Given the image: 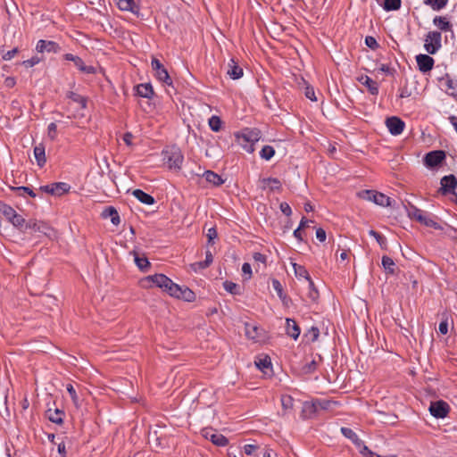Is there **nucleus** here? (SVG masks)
Returning a JSON list of instances; mask_svg holds the SVG:
<instances>
[{"instance_id":"obj_1","label":"nucleus","mask_w":457,"mask_h":457,"mask_svg":"<svg viewBox=\"0 0 457 457\" xmlns=\"http://www.w3.org/2000/svg\"><path fill=\"white\" fill-rule=\"evenodd\" d=\"M140 283L144 288H150L155 286L168 293L170 296L187 302H193L195 299V294L190 288L174 283L164 274L147 276Z\"/></svg>"},{"instance_id":"obj_2","label":"nucleus","mask_w":457,"mask_h":457,"mask_svg":"<svg viewBox=\"0 0 457 457\" xmlns=\"http://www.w3.org/2000/svg\"><path fill=\"white\" fill-rule=\"evenodd\" d=\"M164 164L171 170L179 171L182 168L184 156L177 146H170L162 151Z\"/></svg>"},{"instance_id":"obj_3","label":"nucleus","mask_w":457,"mask_h":457,"mask_svg":"<svg viewBox=\"0 0 457 457\" xmlns=\"http://www.w3.org/2000/svg\"><path fill=\"white\" fill-rule=\"evenodd\" d=\"M261 138V132L258 129H245L237 136V139L242 147L248 153L254 151L253 144Z\"/></svg>"},{"instance_id":"obj_4","label":"nucleus","mask_w":457,"mask_h":457,"mask_svg":"<svg viewBox=\"0 0 457 457\" xmlns=\"http://www.w3.org/2000/svg\"><path fill=\"white\" fill-rule=\"evenodd\" d=\"M359 198L372 202L379 206L387 207L391 205V199L387 195L375 190H362L357 193Z\"/></svg>"},{"instance_id":"obj_5","label":"nucleus","mask_w":457,"mask_h":457,"mask_svg":"<svg viewBox=\"0 0 457 457\" xmlns=\"http://www.w3.org/2000/svg\"><path fill=\"white\" fill-rule=\"evenodd\" d=\"M442 35L438 31H429L424 39V48L430 54H435L442 46Z\"/></svg>"},{"instance_id":"obj_6","label":"nucleus","mask_w":457,"mask_h":457,"mask_svg":"<svg viewBox=\"0 0 457 457\" xmlns=\"http://www.w3.org/2000/svg\"><path fill=\"white\" fill-rule=\"evenodd\" d=\"M26 229L43 234L47 237H52L54 234L53 228L46 222L37 220H29L26 223Z\"/></svg>"},{"instance_id":"obj_7","label":"nucleus","mask_w":457,"mask_h":457,"mask_svg":"<svg viewBox=\"0 0 457 457\" xmlns=\"http://www.w3.org/2000/svg\"><path fill=\"white\" fill-rule=\"evenodd\" d=\"M408 215L411 219H413L417 221H419L420 223L421 224H424L428 227H435L436 226V222L429 217V215L414 207V206H411L409 211H408Z\"/></svg>"},{"instance_id":"obj_8","label":"nucleus","mask_w":457,"mask_h":457,"mask_svg":"<svg viewBox=\"0 0 457 457\" xmlns=\"http://www.w3.org/2000/svg\"><path fill=\"white\" fill-rule=\"evenodd\" d=\"M450 411L449 404L445 401L432 402L429 406V412L436 419H444Z\"/></svg>"},{"instance_id":"obj_9","label":"nucleus","mask_w":457,"mask_h":457,"mask_svg":"<svg viewBox=\"0 0 457 457\" xmlns=\"http://www.w3.org/2000/svg\"><path fill=\"white\" fill-rule=\"evenodd\" d=\"M386 125L389 132L394 136L402 134L405 128V123L396 116L387 118L386 120Z\"/></svg>"},{"instance_id":"obj_10","label":"nucleus","mask_w":457,"mask_h":457,"mask_svg":"<svg viewBox=\"0 0 457 457\" xmlns=\"http://www.w3.org/2000/svg\"><path fill=\"white\" fill-rule=\"evenodd\" d=\"M152 68L155 71V76L157 79L167 85H171V79L169 76L167 70L163 67V65L160 62L158 59L154 58L152 60Z\"/></svg>"},{"instance_id":"obj_11","label":"nucleus","mask_w":457,"mask_h":457,"mask_svg":"<svg viewBox=\"0 0 457 457\" xmlns=\"http://www.w3.org/2000/svg\"><path fill=\"white\" fill-rule=\"evenodd\" d=\"M245 336L248 339L260 342L263 338V330L253 323H245Z\"/></svg>"},{"instance_id":"obj_12","label":"nucleus","mask_w":457,"mask_h":457,"mask_svg":"<svg viewBox=\"0 0 457 457\" xmlns=\"http://www.w3.org/2000/svg\"><path fill=\"white\" fill-rule=\"evenodd\" d=\"M445 158V152L433 151L426 154L424 162L428 167H436L439 165Z\"/></svg>"},{"instance_id":"obj_13","label":"nucleus","mask_w":457,"mask_h":457,"mask_svg":"<svg viewBox=\"0 0 457 457\" xmlns=\"http://www.w3.org/2000/svg\"><path fill=\"white\" fill-rule=\"evenodd\" d=\"M416 62H417L419 70L424 73L430 71L433 69L434 62H435L434 59L432 57H430L428 54H418L416 56Z\"/></svg>"},{"instance_id":"obj_14","label":"nucleus","mask_w":457,"mask_h":457,"mask_svg":"<svg viewBox=\"0 0 457 457\" xmlns=\"http://www.w3.org/2000/svg\"><path fill=\"white\" fill-rule=\"evenodd\" d=\"M457 186V179L453 175L445 176L441 179L440 191L443 195L451 193Z\"/></svg>"},{"instance_id":"obj_15","label":"nucleus","mask_w":457,"mask_h":457,"mask_svg":"<svg viewBox=\"0 0 457 457\" xmlns=\"http://www.w3.org/2000/svg\"><path fill=\"white\" fill-rule=\"evenodd\" d=\"M203 436L210 439L214 445L218 446H225L228 445V439L221 434L215 433L212 430L205 429L203 431Z\"/></svg>"},{"instance_id":"obj_16","label":"nucleus","mask_w":457,"mask_h":457,"mask_svg":"<svg viewBox=\"0 0 457 457\" xmlns=\"http://www.w3.org/2000/svg\"><path fill=\"white\" fill-rule=\"evenodd\" d=\"M262 189L269 188L270 191H280L281 183L275 178H264L259 180Z\"/></svg>"},{"instance_id":"obj_17","label":"nucleus","mask_w":457,"mask_h":457,"mask_svg":"<svg viewBox=\"0 0 457 457\" xmlns=\"http://www.w3.org/2000/svg\"><path fill=\"white\" fill-rule=\"evenodd\" d=\"M255 365L265 375H270L271 373V361L270 358L268 355L259 356L255 360Z\"/></svg>"},{"instance_id":"obj_18","label":"nucleus","mask_w":457,"mask_h":457,"mask_svg":"<svg viewBox=\"0 0 457 457\" xmlns=\"http://www.w3.org/2000/svg\"><path fill=\"white\" fill-rule=\"evenodd\" d=\"M43 189L52 195H62L69 191L70 187L63 182L54 183L51 185H47L43 187Z\"/></svg>"},{"instance_id":"obj_19","label":"nucleus","mask_w":457,"mask_h":457,"mask_svg":"<svg viewBox=\"0 0 457 457\" xmlns=\"http://www.w3.org/2000/svg\"><path fill=\"white\" fill-rule=\"evenodd\" d=\"M36 49L38 53H44V52L56 53L59 50V46L54 41L39 40L36 46Z\"/></svg>"},{"instance_id":"obj_20","label":"nucleus","mask_w":457,"mask_h":457,"mask_svg":"<svg viewBox=\"0 0 457 457\" xmlns=\"http://www.w3.org/2000/svg\"><path fill=\"white\" fill-rule=\"evenodd\" d=\"M286 332L287 336L296 340L301 332L299 326L297 325L295 320L289 318L286 320Z\"/></svg>"},{"instance_id":"obj_21","label":"nucleus","mask_w":457,"mask_h":457,"mask_svg":"<svg viewBox=\"0 0 457 457\" xmlns=\"http://www.w3.org/2000/svg\"><path fill=\"white\" fill-rule=\"evenodd\" d=\"M358 81L361 83L362 85L366 86L368 90L371 95H378V83L371 79L369 76L362 75L358 78Z\"/></svg>"},{"instance_id":"obj_22","label":"nucleus","mask_w":457,"mask_h":457,"mask_svg":"<svg viewBox=\"0 0 457 457\" xmlns=\"http://www.w3.org/2000/svg\"><path fill=\"white\" fill-rule=\"evenodd\" d=\"M34 156L39 167H43L46 162V149L43 144H38L34 147Z\"/></svg>"},{"instance_id":"obj_23","label":"nucleus","mask_w":457,"mask_h":457,"mask_svg":"<svg viewBox=\"0 0 457 457\" xmlns=\"http://www.w3.org/2000/svg\"><path fill=\"white\" fill-rule=\"evenodd\" d=\"M119 9L137 13L139 11L138 5L135 0H116Z\"/></svg>"},{"instance_id":"obj_24","label":"nucleus","mask_w":457,"mask_h":457,"mask_svg":"<svg viewBox=\"0 0 457 457\" xmlns=\"http://www.w3.org/2000/svg\"><path fill=\"white\" fill-rule=\"evenodd\" d=\"M227 73L231 79H237L243 76V69L237 64L234 59H230Z\"/></svg>"},{"instance_id":"obj_25","label":"nucleus","mask_w":457,"mask_h":457,"mask_svg":"<svg viewBox=\"0 0 457 457\" xmlns=\"http://www.w3.org/2000/svg\"><path fill=\"white\" fill-rule=\"evenodd\" d=\"M102 217L104 219L110 218L112 223L115 226L119 225L120 222V219L118 214V212L112 206H109V207L105 208L102 212Z\"/></svg>"},{"instance_id":"obj_26","label":"nucleus","mask_w":457,"mask_h":457,"mask_svg":"<svg viewBox=\"0 0 457 457\" xmlns=\"http://www.w3.org/2000/svg\"><path fill=\"white\" fill-rule=\"evenodd\" d=\"M137 94L145 98H151L154 95L153 87L149 83L139 84L136 87Z\"/></svg>"},{"instance_id":"obj_27","label":"nucleus","mask_w":457,"mask_h":457,"mask_svg":"<svg viewBox=\"0 0 457 457\" xmlns=\"http://www.w3.org/2000/svg\"><path fill=\"white\" fill-rule=\"evenodd\" d=\"M132 195L141 203L151 205L154 203V199L152 195L145 193L141 189H135Z\"/></svg>"},{"instance_id":"obj_28","label":"nucleus","mask_w":457,"mask_h":457,"mask_svg":"<svg viewBox=\"0 0 457 457\" xmlns=\"http://www.w3.org/2000/svg\"><path fill=\"white\" fill-rule=\"evenodd\" d=\"M203 176L207 182L213 186L218 187L224 183L220 176L212 170L205 171Z\"/></svg>"},{"instance_id":"obj_29","label":"nucleus","mask_w":457,"mask_h":457,"mask_svg":"<svg viewBox=\"0 0 457 457\" xmlns=\"http://www.w3.org/2000/svg\"><path fill=\"white\" fill-rule=\"evenodd\" d=\"M293 268L295 270V274L297 278H303L306 279V281L308 282V285L310 287L313 286V282L311 280L309 273L304 267L298 265L296 263H293Z\"/></svg>"},{"instance_id":"obj_30","label":"nucleus","mask_w":457,"mask_h":457,"mask_svg":"<svg viewBox=\"0 0 457 457\" xmlns=\"http://www.w3.org/2000/svg\"><path fill=\"white\" fill-rule=\"evenodd\" d=\"M302 411L305 418H312L318 411L315 401L305 402L303 405Z\"/></svg>"},{"instance_id":"obj_31","label":"nucleus","mask_w":457,"mask_h":457,"mask_svg":"<svg viewBox=\"0 0 457 457\" xmlns=\"http://www.w3.org/2000/svg\"><path fill=\"white\" fill-rule=\"evenodd\" d=\"M74 65L83 73L85 74H94L96 73V68L91 65H86L83 60L78 56L75 59Z\"/></svg>"},{"instance_id":"obj_32","label":"nucleus","mask_w":457,"mask_h":457,"mask_svg":"<svg viewBox=\"0 0 457 457\" xmlns=\"http://www.w3.org/2000/svg\"><path fill=\"white\" fill-rule=\"evenodd\" d=\"M433 23L442 31H449L451 24L445 17L436 16L433 20Z\"/></svg>"},{"instance_id":"obj_33","label":"nucleus","mask_w":457,"mask_h":457,"mask_svg":"<svg viewBox=\"0 0 457 457\" xmlns=\"http://www.w3.org/2000/svg\"><path fill=\"white\" fill-rule=\"evenodd\" d=\"M213 261L212 254L211 251H206L205 253V260L204 262H198L194 264H192V268L195 270H197L198 269H205L207 268Z\"/></svg>"},{"instance_id":"obj_34","label":"nucleus","mask_w":457,"mask_h":457,"mask_svg":"<svg viewBox=\"0 0 457 457\" xmlns=\"http://www.w3.org/2000/svg\"><path fill=\"white\" fill-rule=\"evenodd\" d=\"M423 3L434 11H440L446 6L448 0H423Z\"/></svg>"},{"instance_id":"obj_35","label":"nucleus","mask_w":457,"mask_h":457,"mask_svg":"<svg viewBox=\"0 0 457 457\" xmlns=\"http://www.w3.org/2000/svg\"><path fill=\"white\" fill-rule=\"evenodd\" d=\"M66 389L72 400V403L74 404V406L77 408V409H79L80 406H81V401L75 390V388L73 387V386L71 384H68L67 386H66Z\"/></svg>"},{"instance_id":"obj_36","label":"nucleus","mask_w":457,"mask_h":457,"mask_svg":"<svg viewBox=\"0 0 457 457\" xmlns=\"http://www.w3.org/2000/svg\"><path fill=\"white\" fill-rule=\"evenodd\" d=\"M0 212L10 221L16 213V211L10 205L0 202Z\"/></svg>"},{"instance_id":"obj_37","label":"nucleus","mask_w":457,"mask_h":457,"mask_svg":"<svg viewBox=\"0 0 457 457\" xmlns=\"http://www.w3.org/2000/svg\"><path fill=\"white\" fill-rule=\"evenodd\" d=\"M223 287L227 292H228L232 295H240L241 294L240 286L234 282L225 281L223 283Z\"/></svg>"},{"instance_id":"obj_38","label":"nucleus","mask_w":457,"mask_h":457,"mask_svg":"<svg viewBox=\"0 0 457 457\" xmlns=\"http://www.w3.org/2000/svg\"><path fill=\"white\" fill-rule=\"evenodd\" d=\"M395 262L392 258L388 256H383L382 257V266L385 269V270L389 274L395 273Z\"/></svg>"},{"instance_id":"obj_39","label":"nucleus","mask_w":457,"mask_h":457,"mask_svg":"<svg viewBox=\"0 0 457 457\" xmlns=\"http://www.w3.org/2000/svg\"><path fill=\"white\" fill-rule=\"evenodd\" d=\"M274 154H275V150L270 145L263 146L260 152L261 157L266 161L270 160L274 156Z\"/></svg>"},{"instance_id":"obj_40","label":"nucleus","mask_w":457,"mask_h":457,"mask_svg":"<svg viewBox=\"0 0 457 457\" xmlns=\"http://www.w3.org/2000/svg\"><path fill=\"white\" fill-rule=\"evenodd\" d=\"M48 412H49L48 418L52 422L57 423V424H61L62 422V416H63L62 411L56 409L54 411L49 410Z\"/></svg>"},{"instance_id":"obj_41","label":"nucleus","mask_w":457,"mask_h":457,"mask_svg":"<svg viewBox=\"0 0 457 457\" xmlns=\"http://www.w3.org/2000/svg\"><path fill=\"white\" fill-rule=\"evenodd\" d=\"M10 222L15 227V228H18L20 229H21L23 227L26 228V220L25 219L18 214L17 212L14 214V216L12 218V220H10Z\"/></svg>"},{"instance_id":"obj_42","label":"nucleus","mask_w":457,"mask_h":457,"mask_svg":"<svg viewBox=\"0 0 457 457\" xmlns=\"http://www.w3.org/2000/svg\"><path fill=\"white\" fill-rule=\"evenodd\" d=\"M401 6V0H385L383 7L386 11L398 10Z\"/></svg>"},{"instance_id":"obj_43","label":"nucleus","mask_w":457,"mask_h":457,"mask_svg":"<svg viewBox=\"0 0 457 457\" xmlns=\"http://www.w3.org/2000/svg\"><path fill=\"white\" fill-rule=\"evenodd\" d=\"M281 405L285 411H290L294 407V399L290 395H282Z\"/></svg>"},{"instance_id":"obj_44","label":"nucleus","mask_w":457,"mask_h":457,"mask_svg":"<svg viewBox=\"0 0 457 457\" xmlns=\"http://www.w3.org/2000/svg\"><path fill=\"white\" fill-rule=\"evenodd\" d=\"M135 255V262L137 266L141 270H146V269L150 266V262L145 257H139L137 254L134 253Z\"/></svg>"},{"instance_id":"obj_45","label":"nucleus","mask_w":457,"mask_h":457,"mask_svg":"<svg viewBox=\"0 0 457 457\" xmlns=\"http://www.w3.org/2000/svg\"><path fill=\"white\" fill-rule=\"evenodd\" d=\"M221 120L220 117L213 115L209 119V126L212 130L218 132L221 128Z\"/></svg>"},{"instance_id":"obj_46","label":"nucleus","mask_w":457,"mask_h":457,"mask_svg":"<svg viewBox=\"0 0 457 457\" xmlns=\"http://www.w3.org/2000/svg\"><path fill=\"white\" fill-rule=\"evenodd\" d=\"M315 401V403H316V406L318 408V411L320 410H328L331 405L334 403L328 400H320V399H316L314 400Z\"/></svg>"},{"instance_id":"obj_47","label":"nucleus","mask_w":457,"mask_h":457,"mask_svg":"<svg viewBox=\"0 0 457 457\" xmlns=\"http://www.w3.org/2000/svg\"><path fill=\"white\" fill-rule=\"evenodd\" d=\"M47 135L51 140H54L56 138L57 126L55 123L52 122L48 125Z\"/></svg>"},{"instance_id":"obj_48","label":"nucleus","mask_w":457,"mask_h":457,"mask_svg":"<svg viewBox=\"0 0 457 457\" xmlns=\"http://www.w3.org/2000/svg\"><path fill=\"white\" fill-rule=\"evenodd\" d=\"M304 95L305 96L310 99L311 101H317V98H316V96H315V92H314V89L313 87H312L311 86L307 85L305 87V89H304Z\"/></svg>"},{"instance_id":"obj_49","label":"nucleus","mask_w":457,"mask_h":457,"mask_svg":"<svg viewBox=\"0 0 457 457\" xmlns=\"http://www.w3.org/2000/svg\"><path fill=\"white\" fill-rule=\"evenodd\" d=\"M319 335H320V331H319L318 328H316V327H312V328L308 330V332H307V334H306V336H307V337H310V339H311L312 342H314V341H316V340L318 339Z\"/></svg>"},{"instance_id":"obj_50","label":"nucleus","mask_w":457,"mask_h":457,"mask_svg":"<svg viewBox=\"0 0 457 457\" xmlns=\"http://www.w3.org/2000/svg\"><path fill=\"white\" fill-rule=\"evenodd\" d=\"M272 287H273L274 290L278 293L279 298L283 299V297H284L283 288H282L280 282L278 279H273Z\"/></svg>"},{"instance_id":"obj_51","label":"nucleus","mask_w":457,"mask_h":457,"mask_svg":"<svg viewBox=\"0 0 457 457\" xmlns=\"http://www.w3.org/2000/svg\"><path fill=\"white\" fill-rule=\"evenodd\" d=\"M365 44L367 46H369L370 48H371L373 50H375L378 47V44L377 40L375 39V37H370V36L366 37Z\"/></svg>"},{"instance_id":"obj_52","label":"nucleus","mask_w":457,"mask_h":457,"mask_svg":"<svg viewBox=\"0 0 457 457\" xmlns=\"http://www.w3.org/2000/svg\"><path fill=\"white\" fill-rule=\"evenodd\" d=\"M40 62V59L37 56H34L29 60H26L24 62H22V64L27 67V68H29V67H33L35 66L36 64L39 63Z\"/></svg>"},{"instance_id":"obj_53","label":"nucleus","mask_w":457,"mask_h":457,"mask_svg":"<svg viewBox=\"0 0 457 457\" xmlns=\"http://www.w3.org/2000/svg\"><path fill=\"white\" fill-rule=\"evenodd\" d=\"M19 52L18 48H13L12 50L7 51L3 54V59L5 61H9L12 59Z\"/></svg>"},{"instance_id":"obj_54","label":"nucleus","mask_w":457,"mask_h":457,"mask_svg":"<svg viewBox=\"0 0 457 457\" xmlns=\"http://www.w3.org/2000/svg\"><path fill=\"white\" fill-rule=\"evenodd\" d=\"M280 211L287 216H290L292 213L291 207L289 204L286 202H283L279 205Z\"/></svg>"},{"instance_id":"obj_55","label":"nucleus","mask_w":457,"mask_h":457,"mask_svg":"<svg viewBox=\"0 0 457 457\" xmlns=\"http://www.w3.org/2000/svg\"><path fill=\"white\" fill-rule=\"evenodd\" d=\"M253 258L257 262H261L264 265L266 263V256L261 253H254Z\"/></svg>"},{"instance_id":"obj_56","label":"nucleus","mask_w":457,"mask_h":457,"mask_svg":"<svg viewBox=\"0 0 457 457\" xmlns=\"http://www.w3.org/2000/svg\"><path fill=\"white\" fill-rule=\"evenodd\" d=\"M438 330L441 334L445 335L448 332V322L447 320H443L439 323Z\"/></svg>"},{"instance_id":"obj_57","label":"nucleus","mask_w":457,"mask_h":457,"mask_svg":"<svg viewBox=\"0 0 457 457\" xmlns=\"http://www.w3.org/2000/svg\"><path fill=\"white\" fill-rule=\"evenodd\" d=\"M326 231L323 228H320L316 230V237L320 242H324L326 240Z\"/></svg>"},{"instance_id":"obj_58","label":"nucleus","mask_w":457,"mask_h":457,"mask_svg":"<svg viewBox=\"0 0 457 457\" xmlns=\"http://www.w3.org/2000/svg\"><path fill=\"white\" fill-rule=\"evenodd\" d=\"M124 143L128 145V146H131L132 145V139H133V135L130 133V132H127L123 135V137H122Z\"/></svg>"},{"instance_id":"obj_59","label":"nucleus","mask_w":457,"mask_h":457,"mask_svg":"<svg viewBox=\"0 0 457 457\" xmlns=\"http://www.w3.org/2000/svg\"><path fill=\"white\" fill-rule=\"evenodd\" d=\"M4 83L6 87L12 88L15 86L16 80L13 77H7Z\"/></svg>"},{"instance_id":"obj_60","label":"nucleus","mask_w":457,"mask_h":457,"mask_svg":"<svg viewBox=\"0 0 457 457\" xmlns=\"http://www.w3.org/2000/svg\"><path fill=\"white\" fill-rule=\"evenodd\" d=\"M256 449L257 446L254 445H245L244 447L245 453L247 455H252Z\"/></svg>"},{"instance_id":"obj_61","label":"nucleus","mask_w":457,"mask_h":457,"mask_svg":"<svg viewBox=\"0 0 457 457\" xmlns=\"http://www.w3.org/2000/svg\"><path fill=\"white\" fill-rule=\"evenodd\" d=\"M242 271L244 274L248 275V278L252 277V268L251 265L247 262L244 263L242 266Z\"/></svg>"},{"instance_id":"obj_62","label":"nucleus","mask_w":457,"mask_h":457,"mask_svg":"<svg viewBox=\"0 0 457 457\" xmlns=\"http://www.w3.org/2000/svg\"><path fill=\"white\" fill-rule=\"evenodd\" d=\"M217 231L215 228H211L208 229V232H207V237H208V240L209 242L212 241L214 238L217 237Z\"/></svg>"},{"instance_id":"obj_63","label":"nucleus","mask_w":457,"mask_h":457,"mask_svg":"<svg viewBox=\"0 0 457 457\" xmlns=\"http://www.w3.org/2000/svg\"><path fill=\"white\" fill-rule=\"evenodd\" d=\"M312 223H313V221L312 220H308V219L303 217L302 220H301L299 227H300V228L303 229V228H305L307 227H310V225Z\"/></svg>"},{"instance_id":"obj_64","label":"nucleus","mask_w":457,"mask_h":457,"mask_svg":"<svg viewBox=\"0 0 457 457\" xmlns=\"http://www.w3.org/2000/svg\"><path fill=\"white\" fill-rule=\"evenodd\" d=\"M314 285L312 287H310L309 286V288H310V292H309V296L312 300H315L317 297H318V291L316 289H314Z\"/></svg>"}]
</instances>
